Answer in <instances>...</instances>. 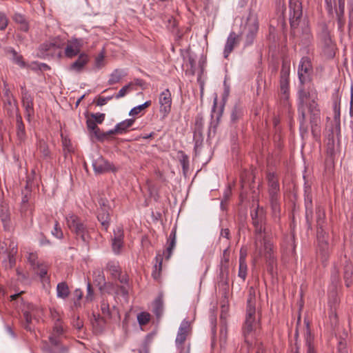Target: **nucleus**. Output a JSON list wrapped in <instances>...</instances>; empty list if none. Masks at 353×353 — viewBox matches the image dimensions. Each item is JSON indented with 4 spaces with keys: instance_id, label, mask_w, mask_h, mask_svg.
Returning <instances> with one entry per match:
<instances>
[{
    "instance_id": "nucleus-1",
    "label": "nucleus",
    "mask_w": 353,
    "mask_h": 353,
    "mask_svg": "<svg viewBox=\"0 0 353 353\" xmlns=\"http://www.w3.org/2000/svg\"><path fill=\"white\" fill-rule=\"evenodd\" d=\"M257 213L252 215L253 225L255 227V252L260 256L265 259L268 265V271L273 272L276 265V257L274 254V246L271 239L268 236L265 228L262 223L256 219Z\"/></svg>"
},
{
    "instance_id": "nucleus-2",
    "label": "nucleus",
    "mask_w": 353,
    "mask_h": 353,
    "mask_svg": "<svg viewBox=\"0 0 353 353\" xmlns=\"http://www.w3.org/2000/svg\"><path fill=\"white\" fill-rule=\"evenodd\" d=\"M252 292L254 294L253 288L250 289V297L248 300L247 312L245 323L243 327V335L245 346H242L241 353H249L254 345H257L256 333L259 328V323L255 318V307L252 301Z\"/></svg>"
},
{
    "instance_id": "nucleus-3",
    "label": "nucleus",
    "mask_w": 353,
    "mask_h": 353,
    "mask_svg": "<svg viewBox=\"0 0 353 353\" xmlns=\"http://www.w3.org/2000/svg\"><path fill=\"white\" fill-rule=\"evenodd\" d=\"M316 92L312 87L306 88L305 85L300 84L298 90V111L301 128L305 123L306 108H308L310 112L314 114L319 111L316 103Z\"/></svg>"
},
{
    "instance_id": "nucleus-4",
    "label": "nucleus",
    "mask_w": 353,
    "mask_h": 353,
    "mask_svg": "<svg viewBox=\"0 0 353 353\" xmlns=\"http://www.w3.org/2000/svg\"><path fill=\"white\" fill-rule=\"evenodd\" d=\"M0 245V260L2 261L6 269L12 268L15 264V255L18 250L17 243L12 240L6 239Z\"/></svg>"
},
{
    "instance_id": "nucleus-5",
    "label": "nucleus",
    "mask_w": 353,
    "mask_h": 353,
    "mask_svg": "<svg viewBox=\"0 0 353 353\" xmlns=\"http://www.w3.org/2000/svg\"><path fill=\"white\" fill-rule=\"evenodd\" d=\"M68 227L72 232L79 236L83 241L88 242L90 239L88 230L79 217L74 214H68L65 216Z\"/></svg>"
},
{
    "instance_id": "nucleus-6",
    "label": "nucleus",
    "mask_w": 353,
    "mask_h": 353,
    "mask_svg": "<svg viewBox=\"0 0 353 353\" xmlns=\"http://www.w3.org/2000/svg\"><path fill=\"white\" fill-rule=\"evenodd\" d=\"M297 73L300 84L305 85L312 80L313 66L310 57H303L299 61Z\"/></svg>"
},
{
    "instance_id": "nucleus-7",
    "label": "nucleus",
    "mask_w": 353,
    "mask_h": 353,
    "mask_svg": "<svg viewBox=\"0 0 353 353\" xmlns=\"http://www.w3.org/2000/svg\"><path fill=\"white\" fill-rule=\"evenodd\" d=\"M192 332L191 323L187 319H184L181 323L179 327L176 337L175 339V344L180 353H183L184 349L183 344L186 341L189 334Z\"/></svg>"
},
{
    "instance_id": "nucleus-8",
    "label": "nucleus",
    "mask_w": 353,
    "mask_h": 353,
    "mask_svg": "<svg viewBox=\"0 0 353 353\" xmlns=\"http://www.w3.org/2000/svg\"><path fill=\"white\" fill-rule=\"evenodd\" d=\"M159 112L164 119L168 117L172 108V95L168 89L163 90L159 97Z\"/></svg>"
},
{
    "instance_id": "nucleus-9",
    "label": "nucleus",
    "mask_w": 353,
    "mask_h": 353,
    "mask_svg": "<svg viewBox=\"0 0 353 353\" xmlns=\"http://www.w3.org/2000/svg\"><path fill=\"white\" fill-rule=\"evenodd\" d=\"M302 14L301 2L299 0H290V23L292 28L297 27Z\"/></svg>"
},
{
    "instance_id": "nucleus-10",
    "label": "nucleus",
    "mask_w": 353,
    "mask_h": 353,
    "mask_svg": "<svg viewBox=\"0 0 353 353\" xmlns=\"http://www.w3.org/2000/svg\"><path fill=\"white\" fill-rule=\"evenodd\" d=\"M106 201L101 199L99 201L100 208L98 210L97 219L102 227L107 230L110 225V207L106 204Z\"/></svg>"
},
{
    "instance_id": "nucleus-11",
    "label": "nucleus",
    "mask_w": 353,
    "mask_h": 353,
    "mask_svg": "<svg viewBox=\"0 0 353 353\" xmlns=\"http://www.w3.org/2000/svg\"><path fill=\"white\" fill-rule=\"evenodd\" d=\"M92 167L97 174H103L115 170L114 165L101 156H98V157L92 161Z\"/></svg>"
},
{
    "instance_id": "nucleus-12",
    "label": "nucleus",
    "mask_w": 353,
    "mask_h": 353,
    "mask_svg": "<svg viewBox=\"0 0 353 353\" xmlns=\"http://www.w3.org/2000/svg\"><path fill=\"white\" fill-rule=\"evenodd\" d=\"M51 314L54 319L57 318V322L54 323L52 332L49 336V340L52 345H57L59 343V336L63 334V329L59 314L55 310H51Z\"/></svg>"
},
{
    "instance_id": "nucleus-13",
    "label": "nucleus",
    "mask_w": 353,
    "mask_h": 353,
    "mask_svg": "<svg viewBox=\"0 0 353 353\" xmlns=\"http://www.w3.org/2000/svg\"><path fill=\"white\" fill-rule=\"evenodd\" d=\"M82 43L81 40L74 39L69 41L65 48V55L68 58H73L80 52Z\"/></svg>"
},
{
    "instance_id": "nucleus-14",
    "label": "nucleus",
    "mask_w": 353,
    "mask_h": 353,
    "mask_svg": "<svg viewBox=\"0 0 353 353\" xmlns=\"http://www.w3.org/2000/svg\"><path fill=\"white\" fill-rule=\"evenodd\" d=\"M90 60L89 56L85 53L79 54L77 59L69 67V70L77 73L81 72Z\"/></svg>"
},
{
    "instance_id": "nucleus-15",
    "label": "nucleus",
    "mask_w": 353,
    "mask_h": 353,
    "mask_svg": "<svg viewBox=\"0 0 353 353\" xmlns=\"http://www.w3.org/2000/svg\"><path fill=\"white\" fill-rule=\"evenodd\" d=\"M37 312V309L32 304H28L27 310H23V316L25 319V328L28 330H32L31 325L33 320L35 319V315Z\"/></svg>"
},
{
    "instance_id": "nucleus-16",
    "label": "nucleus",
    "mask_w": 353,
    "mask_h": 353,
    "mask_svg": "<svg viewBox=\"0 0 353 353\" xmlns=\"http://www.w3.org/2000/svg\"><path fill=\"white\" fill-rule=\"evenodd\" d=\"M246 29L248 30L247 41L248 43L250 44L252 43L259 29V24L257 20L255 18L252 17L248 18V23L246 25Z\"/></svg>"
},
{
    "instance_id": "nucleus-17",
    "label": "nucleus",
    "mask_w": 353,
    "mask_h": 353,
    "mask_svg": "<svg viewBox=\"0 0 353 353\" xmlns=\"http://www.w3.org/2000/svg\"><path fill=\"white\" fill-rule=\"evenodd\" d=\"M237 42L238 36L234 32H230L229 36L228 37L223 50V56L225 58L228 57L229 54L232 52Z\"/></svg>"
},
{
    "instance_id": "nucleus-18",
    "label": "nucleus",
    "mask_w": 353,
    "mask_h": 353,
    "mask_svg": "<svg viewBox=\"0 0 353 353\" xmlns=\"http://www.w3.org/2000/svg\"><path fill=\"white\" fill-rule=\"evenodd\" d=\"M268 181L270 195H279L280 189L276 174L274 173H269L268 174Z\"/></svg>"
},
{
    "instance_id": "nucleus-19",
    "label": "nucleus",
    "mask_w": 353,
    "mask_h": 353,
    "mask_svg": "<svg viewBox=\"0 0 353 353\" xmlns=\"http://www.w3.org/2000/svg\"><path fill=\"white\" fill-rule=\"evenodd\" d=\"M176 228H172L170 236L168 239V248L164 252L163 254L165 255V259L168 260L172 254V251L176 246Z\"/></svg>"
},
{
    "instance_id": "nucleus-20",
    "label": "nucleus",
    "mask_w": 353,
    "mask_h": 353,
    "mask_svg": "<svg viewBox=\"0 0 353 353\" xmlns=\"http://www.w3.org/2000/svg\"><path fill=\"white\" fill-rule=\"evenodd\" d=\"M63 45L64 43L61 38L55 37L42 44L41 49L47 52L54 49L61 48Z\"/></svg>"
},
{
    "instance_id": "nucleus-21",
    "label": "nucleus",
    "mask_w": 353,
    "mask_h": 353,
    "mask_svg": "<svg viewBox=\"0 0 353 353\" xmlns=\"http://www.w3.org/2000/svg\"><path fill=\"white\" fill-rule=\"evenodd\" d=\"M123 233L122 232L118 229L117 232L114 231V237L112 239V249L114 253L119 254L120 252L121 248L123 245Z\"/></svg>"
},
{
    "instance_id": "nucleus-22",
    "label": "nucleus",
    "mask_w": 353,
    "mask_h": 353,
    "mask_svg": "<svg viewBox=\"0 0 353 353\" xmlns=\"http://www.w3.org/2000/svg\"><path fill=\"white\" fill-rule=\"evenodd\" d=\"M22 101L23 105L26 108L28 119V121H30V117L34 112L33 103L30 95H29L27 93H25L23 96Z\"/></svg>"
},
{
    "instance_id": "nucleus-23",
    "label": "nucleus",
    "mask_w": 353,
    "mask_h": 353,
    "mask_svg": "<svg viewBox=\"0 0 353 353\" xmlns=\"http://www.w3.org/2000/svg\"><path fill=\"white\" fill-rule=\"evenodd\" d=\"M7 53L10 55V59L12 61L17 64L19 67L25 68L26 66V63L23 60V57L19 54L15 50L9 48L7 50Z\"/></svg>"
},
{
    "instance_id": "nucleus-24",
    "label": "nucleus",
    "mask_w": 353,
    "mask_h": 353,
    "mask_svg": "<svg viewBox=\"0 0 353 353\" xmlns=\"http://www.w3.org/2000/svg\"><path fill=\"white\" fill-rule=\"evenodd\" d=\"M70 294V290L65 282H61L57 286V296L59 299H65Z\"/></svg>"
},
{
    "instance_id": "nucleus-25",
    "label": "nucleus",
    "mask_w": 353,
    "mask_h": 353,
    "mask_svg": "<svg viewBox=\"0 0 353 353\" xmlns=\"http://www.w3.org/2000/svg\"><path fill=\"white\" fill-rule=\"evenodd\" d=\"M134 123V119H125L119 123H117L114 127V131H117L118 134H123L126 132V130L130 128Z\"/></svg>"
},
{
    "instance_id": "nucleus-26",
    "label": "nucleus",
    "mask_w": 353,
    "mask_h": 353,
    "mask_svg": "<svg viewBox=\"0 0 353 353\" xmlns=\"http://www.w3.org/2000/svg\"><path fill=\"white\" fill-rule=\"evenodd\" d=\"M153 312L157 318H160L163 312V301L161 296L157 297L154 301Z\"/></svg>"
},
{
    "instance_id": "nucleus-27",
    "label": "nucleus",
    "mask_w": 353,
    "mask_h": 353,
    "mask_svg": "<svg viewBox=\"0 0 353 353\" xmlns=\"http://www.w3.org/2000/svg\"><path fill=\"white\" fill-rule=\"evenodd\" d=\"M37 274L39 276L42 282H49V277L48 276V266L43 263H39V267H36Z\"/></svg>"
},
{
    "instance_id": "nucleus-28",
    "label": "nucleus",
    "mask_w": 353,
    "mask_h": 353,
    "mask_svg": "<svg viewBox=\"0 0 353 353\" xmlns=\"http://www.w3.org/2000/svg\"><path fill=\"white\" fill-rule=\"evenodd\" d=\"M125 73L123 70H115L110 74V79L108 80L109 85H113L120 81V80L125 76Z\"/></svg>"
},
{
    "instance_id": "nucleus-29",
    "label": "nucleus",
    "mask_w": 353,
    "mask_h": 353,
    "mask_svg": "<svg viewBox=\"0 0 353 353\" xmlns=\"http://www.w3.org/2000/svg\"><path fill=\"white\" fill-rule=\"evenodd\" d=\"M156 263L154 265V270L152 272V276L157 279L160 274L161 271V265L163 261V256L161 254H157L155 257Z\"/></svg>"
},
{
    "instance_id": "nucleus-30",
    "label": "nucleus",
    "mask_w": 353,
    "mask_h": 353,
    "mask_svg": "<svg viewBox=\"0 0 353 353\" xmlns=\"http://www.w3.org/2000/svg\"><path fill=\"white\" fill-rule=\"evenodd\" d=\"M317 239L320 251L323 254H326L328 250V243L327 239H325V237L323 235L321 236L319 234H318Z\"/></svg>"
},
{
    "instance_id": "nucleus-31",
    "label": "nucleus",
    "mask_w": 353,
    "mask_h": 353,
    "mask_svg": "<svg viewBox=\"0 0 353 353\" xmlns=\"http://www.w3.org/2000/svg\"><path fill=\"white\" fill-rule=\"evenodd\" d=\"M27 259L34 270L36 269V267H39L40 263L38 261V256L37 253L28 252L27 254Z\"/></svg>"
},
{
    "instance_id": "nucleus-32",
    "label": "nucleus",
    "mask_w": 353,
    "mask_h": 353,
    "mask_svg": "<svg viewBox=\"0 0 353 353\" xmlns=\"http://www.w3.org/2000/svg\"><path fill=\"white\" fill-rule=\"evenodd\" d=\"M270 203L273 213L276 215L280 211V205L279 202V195H270Z\"/></svg>"
},
{
    "instance_id": "nucleus-33",
    "label": "nucleus",
    "mask_w": 353,
    "mask_h": 353,
    "mask_svg": "<svg viewBox=\"0 0 353 353\" xmlns=\"http://www.w3.org/2000/svg\"><path fill=\"white\" fill-rule=\"evenodd\" d=\"M151 105V101H147L144 103L137 105L136 107H134L130 111L129 114L131 116H136L137 115L141 110L143 109L149 107Z\"/></svg>"
},
{
    "instance_id": "nucleus-34",
    "label": "nucleus",
    "mask_w": 353,
    "mask_h": 353,
    "mask_svg": "<svg viewBox=\"0 0 353 353\" xmlns=\"http://www.w3.org/2000/svg\"><path fill=\"white\" fill-rule=\"evenodd\" d=\"M93 276L94 281L97 285H101L105 283V276L101 270H96L93 272Z\"/></svg>"
},
{
    "instance_id": "nucleus-35",
    "label": "nucleus",
    "mask_w": 353,
    "mask_h": 353,
    "mask_svg": "<svg viewBox=\"0 0 353 353\" xmlns=\"http://www.w3.org/2000/svg\"><path fill=\"white\" fill-rule=\"evenodd\" d=\"M194 150L196 153L200 152L203 143V137L201 132H196L194 136Z\"/></svg>"
},
{
    "instance_id": "nucleus-36",
    "label": "nucleus",
    "mask_w": 353,
    "mask_h": 353,
    "mask_svg": "<svg viewBox=\"0 0 353 353\" xmlns=\"http://www.w3.org/2000/svg\"><path fill=\"white\" fill-rule=\"evenodd\" d=\"M248 265L246 262H239L238 276L245 281L247 276Z\"/></svg>"
},
{
    "instance_id": "nucleus-37",
    "label": "nucleus",
    "mask_w": 353,
    "mask_h": 353,
    "mask_svg": "<svg viewBox=\"0 0 353 353\" xmlns=\"http://www.w3.org/2000/svg\"><path fill=\"white\" fill-rule=\"evenodd\" d=\"M150 320V314L148 312H142L137 315V321L141 325H146Z\"/></svg>"
},
{
    "instance_id": "nucleus-38",
    "label": "nucleus",
    "mask_w": 353,
    "mask_h": 353,
    "mask_svg": "<svg viewBox=\"0 0 353 353\" xmlns=\"http://www.w3.org/2000/svg\"><path fill=\"white\" fill-rule=\"evenodd\" d=\"M0 219L2 221L4 227L8 225L10 220V214L7 208L2 207L0 209Z\"/></svg>"
},
{
    "instance_id": "nucleus-39",
    "label": "nucleus",
    "mask_w": 353,
    "mask_h": 353,
    "mask_svg": "<svg viewBox=\"0 0 353 353\" xmlns=\"http://www.w3.org/2000/svg\"><path fill=\"white\" fill-rule=\"evenodd\" d=\"M133 84L132 83H129L128 84L123 86L122 88L120 89L119 92L115 96L116 99H120L121 97H123L126 95L127 93H128L130 90L133 88Z\"/></svg>"
},
{
    "instance_id": "nucleus-40",
    "label": "nucleus",
    "mask_w": 353,
    "mask_h": 353,
    "mask_svg": "<svg viewBox=\"0 0 353 353\" xmlns=\"http://www.w3.org/2000/svg\"><path fill=\"white\" fill-rule=\"evenodd\" d=\"M305 344L307 346V353H316L313 345V338L311 336L309 331L307 332Z\"/></svg>"
},
{
    "instance_id": "nucleus-41",
    "label": "nucleus",
    "mask_w": 353,
    "mask_h": 353,
    "mask_svg": "<svg viewBox=\"0 0 353 353\" xmlns=\"http://www.w3.org/2000/svg\"><path fill=\"white\" fill-rule=\"evenodd\" d=\"M17 136L20 140H23L25 137V128L21 121V118L17 119Z\"/></svg>"
},
{
    "instance_id": "nucleus-42",
    "label": "nucleus",
    "mask_w": 353,
    "mask_h": 353,
    "mask_svg": "<svg viewBox=\"0 0 353 353\" xmlns=\"http://www.w3.org/2000/svg\"><path fill=\"white\" fill-rule=\"evenodd\" d=\"M51 234L52 236L59 239H61L63 237L62 230L57 221L54 223V229L51 231Z\"/></svg>"
},
{
    "instance_id": "nucleus-43",
    "label": "nucleus",
    "mask_w": 353,
    "mask_h": 353,
    "mask_svg": "<svg viewBox=\"0 0 353 353\" xmlns=\"http://www.w3.org/2000/svg\"><path fill=\"white\" fill-rule=\"evenodd\" d=\"M105 65L104 52H101L95 59L94 65L97 69H100Z\"/></svg>"
},
{
    "instance_id": "nucleus-44",
    "label": "nucleus",
    "mask_w": 353,
    "mask_h": 353,
    "mask_svg": "<svg viewBox=\"0 0 353 353\" xmlns=\"http://www.w3.org/2000/svg\"><path fill=\"white\" fill-rule=\"evenodd\" d=\"M105 117V115L103 113H92L90 118L97 124H101L104 121Z\"/></svg>"
},
{
    "instance_id": "nucleus-45",
    "label": "nucleus",
    "mask_w": 353,
    "mask_h": 353,
    "mask_svg": "<svg viewBox=\"0 0 353 353\" xmlns=\"http://www.w3.org/2000/svg\"><path fill=\"white\" fill-rule=\"evenodd\" d=\"M288 81L287 78L282 77L281 79V92L286 95V98L288 97Z\"/></svg>"
},
{
    "instance_id": "nucleus-46",
    "label": "nucleus",
    "mask_w": 353,
    "mask_h": 353,
    "mask_svg": "<svg viewBox=\"0 0 353 353\" xmlns=\"http://www.w3.org/2000/svg\"><path fill=\"white\" fill-rule=\"evenodd\" d=\"M337 8H336V15L344 16L345 0H337Z\"/></svg>"
},
{
    "instance_id": "nucleus-47",
    "label": "nucleus",
    "mask_w": 353,
    "mask_h": 353,
    "mask_svg": "<svg viewBox=\"0 0 353 353\" xmlns=\"http://www.w3.org/2000/svg\"><path fill=\"white\" fill-rule=\"evenodd\" d=\"M305 205L306 209V219H308L309 214H312V198L307 195L305 199Z\"/></svg>"
},
{
    "instance_id": "nucleus-48",
    "label": "nucleus",
    "mask_w": 353,
    "mask_h": 353,
    "mask_svg": "<svg viewBox=\"0 0 353 353\" xmlns=\"http://www.w3.org/2000/svg\"><path fill=\"white\" fill-rule=\"evenodd\" d=\"M39 149L40 152L43 154V157H47L49 156L50 151L48 150V148L46 145V143L43 141H40L39 143Z\"/></svg>"
},
{
    "instance_id": "nucleus-49",
    "label": "nucleus",
    "mask_w": 353,
    "mask_h": 353,
    "mask_svg": "<svg viewBox=\"0 0 353 353\" xmlns=\"http://www.w3.org/2000/svg\"><path fill=\"white\" fill-rule=\"evenodd\" d=\"M108 268L111 272L113 276H117L119 275V267L114 263H108Z\"/></svg>"
},
{
    "instance_id": "nucleus-50",
    "label": "nucleus",
    "mask_w": 353,
    "mask_h": 353,
    "mask_svg": "<svg viewBox=\"0 0 353 353\" xmlns=\"http://www.w3.org/2000/svg\"><path fill=\"white\" fill-rule=\"evenodd\" d=\"M8 26V19L6 17L0 13V30H4Z\"/></svg>"
},
{
    "instance_id": "nucleus-51",
    "label": "nucleus",
    "mask_w": 353,
    "mask_h": 353,
    "mask_svg": "<svg viewBox=\"0 0 353 353\" xmlns=\"http://www.w3.org/2000/svg\"><path fill=\"white\" fill-rule=\"evenodd\" d=\"M90 132L93 133L94 135L99 139H103L104 137H106V134L101 132L98 126L94 130L90 131Z\"/></svg>"
},
{
    "instance_id": "nucleus-52",
    "label": "nucleus",
    "mask_w": 353,
    "mask_h": 353,
    "mask_svg": "<svg viewBox=\"0 0 353 353\" xmlns=\"http://www.w3.org/2000/svg\"><path fill=\"white\" fill-rule=\"evenodd\" d=\"M86 125L90 132L94 130L97 127V124L95 122H94L93 120L90 117L87 119Z\"/></svg>"
},
{
    "instance_id": "nucleus-53",
    "label": "nucleus",
    "mask_w": 353,
    "mask_h": 353,
    "mask_svg": "<svg viewBox=\"0 0 353 353\" xmlns=\"http://www.w3.org/2000/svg\"><path fill=\"white\" fill-rule=\"evenodd\" d=\"M93 290L92 288V286L90 283H88L87 284V295H86V300L87 301H92L93 299Z\"/></svg>"
},
{
    "instance_id": "nucleus-54",
    "label": "nucleus",
    "mask_w": 353,
    "mask_h": 353,
    "mask_svg": "<svg viewBox=\"0 0 353 353\" xmlns=\"http://www.w3.org/2000/svg\"><path fill=\"white\" fill-rule=\"evenodd\" d=\"M101 309L103 314L110 315L109 305L105 301H103L101 304Z\"/></svg>"
},
{
    "instance_id": "nucleus-55",
    "label": "nucleus",
    "mask_w": 353,
    "mask_h": 353,
    "mask_svg": "<svg viewBox=\"0 0 353 353\" xmlns=\"http://www.w3.org/2000/svg\"><path fill=\"white\" fill-rule=\"evenodd\" d=\"M14 20L19 24H21L23 22L26 21L24 17L19 14H14Z\"/></svg>"
},
{
    "instance_id": "nucleus-56",
    "label": "nucleus",
    "mask_w": 353,
    "mask_h": 353,
    "mask_svg": "<svg viewBox=\"0 0 353 353\" xmlns=\"http://www.w3.org/2000/svg\"><path fill=\"white\" fill-rule=\"evenodd\" d=\"M247 252L243 248L240 250L239 262H246Z\"/></svg>"
},
{
    "instance_id": "nucleus-57",
    "label": "nucleus",
    "mask_w": 353,
    "mask_h": 353,
    "mask_svg": "<svg viewBox=\"0 0 353 353\" xmlns=\"http://www.w3.org/2000/svg\"><path fill=\"white\" fill-rule=\"evenodd\" d=\"M181 164L183 167V170H185L188 168V159L186 156H184L183 159L180 161Z\"/></svg>"
},
{
    "instance_id": "nucleus-58",
    "label": "nucleus",
    "mask_w": 353,
    "mask_h": 353,
    "mask_svg": "<svg viewBox=\"0 0 353 353\" xmlns=\"http://www.w3.org/2000/svg\"><path fill=\"white\" fill-rule=\"evenodd\" d=\"M316 215H317V223H318V225H320L321 221L324 217V213L323 212H321L320 208H319L316 210Z\"/></svg>"
},
{
    "instance_id": "nucleus-59",
    "label": "nucleus",
    "mask_w": 353,
    "mask_h": 353,
    "mask_svg": "<svg viewBox=\"0 0 353 353\" xmlns=\"http://www.w3.org/2000/svg\"><path fill=\"white\" fill-rule=\"evenodd\" d=\"M336 16H337L339 29L341 30L345 23V20H344L343 16H340V15H336Z\"/></svg>"
},
{
    "instance_id": "nucleus-60",
    "label": "nucleus",
    "mask_w": 353,
    "mask_h": 353,
    "mask_svg": "<svg viewBox=\"0 0 353 353\" xmlns=\"http://www.w3.org/2000/svg\"><path fill=\"white\" fill-rule=\"evenodd\" d=\"M39 244L42 246L50 245V241L41 234L39 239Z\"/></svg>"
},
{
    "instance_id": "nucleus-61",
    "label": "nucleus",
    "mask_w": 353,
    "mask_h": 353,
    "mask_svg": "<svg viewBox=\"0 0 353 353\" xmlns=\"http://www.w3.org/2000/svg\"><path fill=\"white\" fill-rule=\"evenodd\" d=\"M334 117L335 119L340 117V107L339 105L336 103H334Z\"/></svg>"
},
{
    "instance_id": "nucleus-62",
    "label": "nucleus",
    "mask_w": 353,
    "mask_h": 353,
    "mask_svg": "<svg viewBox=\"0 0 353 353\" xmlns=\"http://www.w3.org/2000/svg\"><path fill=\"white\" fill-rule=\"evenodd\" d=\"M108 102V99H105V97H99L97 101V105L98 106H102L106 104Z\"/></svg>"
},
{
    "instance_id": "nucleus-63",
    "label": "nucleus",
    "mask_w": 353,
    "mask_h": 353,
    "mask_svg": "<svg viewBox=\"0 0 353 353\" xmlns=\"http://www.w3.org/2000/svg\"><path fill=\"white\" fill-rule=\"evenodd\" d=\"M17 275L19 276V280L23 281V280L27 279V276H26V274L23 272H22L21 270H19V269L17 270Z\"/></svg>"
},
{
    "instance_id": "nucleus-64",
    "label": "nucleus",
    "mask_w": 353,
    "mask_h": 353,
    "mask_svg": "<svg viewBox=\"0 0 353 353\" xmlns=\"http://www.w3.org/2000/svg\"><path fill=\"white\" fill-rule=\"evenodd\" d=\"M19 28L23 32H27L28 30L29 26L26 21L23 22L21 24H19Z\"/></svg>"
}]
</instances>
